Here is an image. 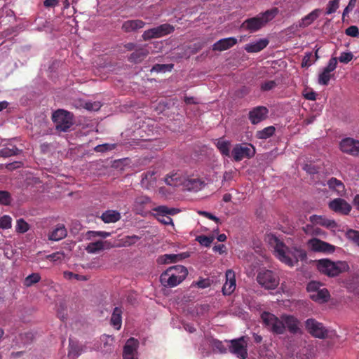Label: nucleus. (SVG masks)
<instances>
[{
    "mask_svg": "<svg viewBox=\"0 0 359 359\" xmlns=\"http://www.w3.org/2000/svg\"><path fill=\"white\" fill-rule=\"evenodd\" d=\"M277 83L275 81H266L261 84L260 88L263 91H269L276 87Z\"/></svg>",
    "mask_w": 359,
    "mask_h": 359,
    "instance_id": "nucleus-51",
    "label": "nucleus"
},
{
    "mask_svg": "<svg viewBox=\"0 0 359 359\" xmlns=\"http://www.w3.org/2000/svg\"><path fill=\"white\" fill-rule=\"evenodd\" d=\"M101 106L102 104L100 102H84L83 108L88 111H97Z\"/></svg>",
    "mask_w": 359,
    "mask_h": 359,
    "instance_id": "nucleus-50",
    "label": "nucleus"
},
{
    "mask_svg": "<svg viewBox=\"0 0 359 359\" xmlns=\"http://www.w3.org/2000/svg\"><path fill=\"white\" fill-rule=\"evenodd\" d=\"M309 221L313 224L320 225L327 228H335L337 226V223L332 219H329L323 216L311 215L309 217Z\"/></svg>",
    "mask_w": 359,
    "mask_h": 359,
    "instance_id": "nucleus-26",
    "label": "nucleus"
},
{
    "mask_svg": "<svg viewBox=\"0 0 359 359\" xmlns=\"http://www.w3.org/2000/svg\"><path fill=\"white\" fill-rule=\"evenodd\" d=\"M156 212V219L163 224H172V219L168 215H174L180 212L177 208L160 205L153 209Z\"/></svg>",
    "mask_w": 359,
    "mask_h": 359,
    "instance_id": "nucleus-12",
    "label": "nucleus"
},
{
    "mask_svg": "<svg viewBox=\"0 0 359 359\" xmlns=\"http://www.w3.org/2000/svg\"><path fill=\"white\" fill-rule=\"evenodd\" d=\"M306 290L309 293L310 298L318 303L328 302L330 297L328 290L317 281H311L308 283Z\"/></svg>",
    "mask_w": 359,
    "mask_h": 359,
    "instance_id": "nucleus-5",
    "label": "nucleus"
},
{
    "mask_svg": "<svg viewBox=\"0 0 359 359\" xmlns=\"http://www.w3.org/2000/svg\"><path fill=\"white\" fill-rule=\"evenodd\" d=\"M258 283L266 290H274L279 284L278 276L270 270H263L257 276Z\"/></svg>",
    "mask_w": 359,
    "mask_h": 359,
    "instance_id": "nucleus-7",
    "label": "nucleus"
},
{
    "mask_svg": "<svg viewBox=\"0 0 359 359\" xmlns=\"http://www.w3.org/2000/svg\"><path fill=\"white\" fill-rule=\"evenodd\" d=\"M330 188L335 189L338 192L343 191L344 186L343 183L334 177H332L328 181Z\"/></svg>",
    "mask_w": 359,
    "mask_h": 359,
    "instance_id": "nucleus-43",
    "label": "nucleus"
},
{
    "mask_svg": "<svg viewBox=\"0 0 359 359\" xmlns=\"http://www.w3.org/2000/svg\"><path fill=\"white\" fill-rule=\"evenodd\" d=\"M267 241L273 248L276 257L288 266H293L299 260L306 258L305 250L294 248L289 249L282 241L273 235H268Z\"/></svg>",
    "mask_w": 359,
    "mask_h": 359,
    "instance_id": "nucleus-1",
    "label": "nucleus"
},
{
    "mask_svg": "<svg viewBox=\"0 0 359 359\" xmlns=\"http://www.w3.org/2000/svg\"><path fill=\"white\" fill-rule=\"evenodd\" d=\"M16 230L20 233H25L29 230V224L23 219H19L17 221Z\"/></svg>",
    "mask_w": 359,
    "mask_h": 359,
    "instance_id": "nucleus-48",
    "label": "nucleus"
},
{
    "mask_svg": "<svg viewBox=\"0 0 359 359\" xmlns=\"http://www.w3.org/2000/svg\"><path fill=\"white\" fill-rule=\"evenodd\" d=\"M52 120L57 130L67 132L73 126V114L65 109H57L53 113Z\"/></svg>",
    "mask_w": 359,
    "mask_h": 359,
    "instance_id": "nucleus-4",
    "label": "nucleus"
},
{
    "mask_svg": "<svg viewBox=\"0 0 359 359\" xmlns=\"http://www.w3.org/2000/svg\"><path fill=\"white\" fill-rule=\"evenodd\" d=\"M185 177L181 172H171L165 177L166 184L178 187L184 184Z\"/></svg>",
    "mask_w": 359,
    "mask_h": 359,
    "instance_id": "nucleus-25",
    "label": "nucleus"
},
{
    "mask_svg": "<svg viewBox=\"0 0 359 359\" xmlns=\"http://www.w3.org/2000/svg\"><path fill=\"white\" fill-rule=\"evenodd\" d=\"M101 219L104 223H114L120 220L121 214L117 210H108L102 213Z\"/></svg>",
    "mask_w": 359,
    "mask_h": 359,
    "instance_id": "nucleus-32",
    "label": "nucleus"
},
{
    "mask_svg": "<svg viewBox=\"0 0 359 359\" xmlns=\"http://www.w3.org/2000/svg\"><path fill=\"white\" fill-rule=\"evenodd\" d=\"M196 241L205 247H209L213 241L212 237H208L206 236H197Z\"/></svg>",
    "mask_w": 359,
    "mask_h": 359,
    "instance_id": "nucleus-49",
    "label": "nucleus"
},
{
    "mask_svg": "<svg viewBox=\"0 0 359 359\" xmlns=\"http://www.w3.org/2000/svg\"><path fill=\"white\" fill-rule=\"evenodd\" d=\"M304 232L309 236H323L325 232L319 227L316 226V224L313 223L306 224L302 228Z\"/></svg>",
    "mask_w": 359,
    "mask_h": 359,
    "instance_id": "nucleus-37",
    "label": "nucleus"
},
{
    "mask_svg": "<svg viewBox=\"0 0 359 359\" xmlns=\"http://www.w3.org/2000/svg\"><path fill=\"white\" fill-rule=\"evenodd\" d=\"M166 271H171L170 273L176 276L178 278L180 277L181 280H184L188 274L187 268L182 265H176L168 268Z\"/></svg>",
    "mask_w": 359,
    "mask_h": 359,
    "instance_id": "nucleus-34",
    "label": "nucleus"
},
{
    "mask_svg": "<svg viewBox=\"0 0 359 359\" xmlns=\"http://www.w3.org/2000/svg\"><path fill=\"white\" fill-rule=\"evenodd\" d=\"M41 280V276L38 273H33L27 276L24 280V285L31 287L32 285L39 283Z\"/></svg>",
    "mask_w": 359,
    "mask_h": 359,
    "instance_id": "nucleus-42",
    "label": "nucleus"
},
{
    "mask_svg": "<svg viewBox=\"0 0 359 359\" xmlns=\"http://www.w3.org/2000/svg\"><path fill=\"white\" fill-rule=\"evenodd\" d=\"M248 341L244 337H241L230 341L229 351L241 359L248 357Z\"/></svg>",
    "mask_w": 359,
    "mask_h": 359,
    "instance_id": "nucleus-11",
    "label": "nucleus"
},
{
    "mask_svg": "<svg viewBox=\"0 0 359 359\" xmlns=\"http://www.w3.org/2000/svg\"><path fill=\"white\" fill-rule=\"evenodd\" d=\"M11 217L8 215H4L0 218V228L9 229L11 227Z\"/></svg>",
    "mask_w": 359,
    "mask_h": 359,
    "instance_id": "nucleus-53",
    "label": "nucleus"
},
{
    "mask_svg": "<svg viewBox=\"0 0 359 359\" xmlns=\"http://www.w3.org/2000/svg\"><path fill=\"white\" fill-rule=\"evenodd\" d=\"M321 11L322 10L320 8L314 9L298 22L297 27L299 28L309 27L320 16Z\"/></svg>",
    "mask_w": 359,
    "mask_h": 359,
    "instance_id": "nucleus-22",
    "label": "nucleus"
},
{
    "mask_svg": "<svg viewBox=\"0 0 359 359\" xmlns=\"http://www.w3.org/2000/svg\"><path fill=\"white\" fill-rule=\"evenodd\" d=\"M340 149L344 153L358 156L359 154V141L351 137L345 138L340 142Z\"/></svg>",
    "mask_w": 359,
    "mask_h": 359,
    "instance_id": "nucleus-14",
    "label": "nucleus"
},
{
    "mask_svg": "<svg viewBox=\"0 0 359 359\" xmlns=\"http://www.w3.org/2000/svg\"><path fill=\"white\" fill-rule=\"evenodd\" d=\"M139 342L133 337L128 339L123 347V359H135Z\"/></svg>",
    "mask_w": 359,
    "mask_h": 359,
    "instance_id": "nucleus-18",
    "label": "nucleus"
},
{
    "mask_svg": "<svg viewBox=\"0 0 359 359\" xmlns=\"http://www.w3.org/2000/svg\"><path fill=\"white\" fill-rule=\"evenodd\" d=\"M345 34L352 37L359 36V29L357 26L351 25L345 30Z\"/></svg>",
    "mask_w": 359,
    "mask_h": 359,
    "instance_id": "nucleus-54",
    "label": "nucleus"
},
{
    "mask_svg": "<svg viewBox=\"0 0 359 359\" xmlns=\"http://www.w3.org/2000/svg\"><path fill=\"white\" fill-rule=\"evenodd\" d=\"M156 172L149 170L142 174L141 186L147 189H153L156 187Z\"/></svg>",
    "mask_w": 359,
    "mask_h": 359,
    "instance_id": "nucleus-24",
    "label": "nucleus"
},
{
    "mask_svg": "<svg viewBox=\"0 0 359 359\" xmlns=\"http://www.w3.org/2000/svg\"><path fill=\"white\" fill-rule=\"evenodd\" d=\"M146 23L141 20H130L125 21L122 25V29L125 32H131L143 28Z\"/></svg>",
    "mask_w": 359,
    "mask_h": 359,
    "instance_id": "nucleus-27",
    "label": "nucleus"
},
{
    "mask_svg": "<svg viewBox=\"0 0 359 359\" xmlns=\"http://www.w3.org/2000/svg\"><path fill=\"white\" fill-rule=\"evenodd\" d=\"M231 154L235 161H241L243 158H250L255 154V147L250 144H236L232 149Z\"/></svg>",
    "mask_w": 359,
    "mask_h": 359,
    "instance_id": "nucleus-9",
    "label": "nucleus"
},
{
    "mask_svg": "<svg viewBox=\"0 0 359 359\" xmlns=\"http://www.w3.org/2000/svg\"><path fill=\"white\" fill-rule=\"evenodd\" d=\"M170 271H165L160 276L161 283L166 287H174L182 282L180 277L178 278L170 273Z\"/></svg>",
    "mask_w": 359,
    "mask_h": 359,
    "instance_id": "nucleus-20",
    "label": "nucleus"
},
{
    "mask_svg": "<svg viewBox=\"0 0 359 359\" xmlns=\"http://www.w3.org/2000/svg\"><path fill=\"white\" fill-rule=\"evenodd\" d=\"M346 238L356 243L359 246V231L353 229H349L346 233Z\"/></svg>",
    "mask_w": 359,
    "mask_h": 359,
    "instance_id": "nucleus-45",
    "label": "nucleus"
},
{
    "mask_svg": "<svg viewBox=\"0 0 359 359\" xmlns=\"http://www.w3.org/2000/svg\"><path fill=\"white\" fill-rule=\"evenodd\" d=\"M88 234H90L93 236H100L102 238H107L110 236V233L106 231H90L88 232Z\"/></svg>",
    "mask_w": 359,
    "mask_h": 359,
    "instance_id": "nucleus-63",
    "label": "nucleus"
},
{
    "mask_svg": "<svg viewBox=\"0 0 359 359\" xmlns=\"http://www.w3.org/2000/svg\"><path fill=\"white\" fill-rule=\"evenodd\" d=\"M12 198L9 192L6 191H0V204L8 205L11 202Z\"/></svg>",
    "mask_w": 359,
    "mask_h": 359,
    "instance_id": "nucleus-47",
    "label": "nucleus"
},
{
    "mask_svg": "<svg viewBox=\"0 0 359 359\" xmlns=\"http://www.w3.org/2000/svg\"><path fill=\"white\" fill-rule=\"evenodd\" d=\"M329 208L336 212L348 215L351 210V206L344 199L336 198L329 203Z\"/></svg>",
    "mask_w": 359,
    "mask_h": 359,
    "instance_id": "nucleus-17",
    "label": "nucleus"
},
{
    "mask_svg": "<svg viewBox=\"0 0 359 359\" xmlns=\"http://www.w3.org/2000/svg\"><path fill=\"white\" fill-rule=\"evenodd\" d=\"M278 12V8H274L261 13L255 17L246 19L242 23L241 28L250 32H255L264 27L268 22L272 20Z\"/></svg>",
    "mask_w": 359,
    "mask_h": 359,
    "instance_id": "nucleus-2",
    "label": "nucleus"
},
{
    "mask_svg": "<svg viewBox=\"0 0 359 359\" xmlns=\"http://www.w3.org/2000/svg\"><path fill=\"white\" fill-rule=\"evenodd\" d=\"M111 245L108 241H98L90 243L86 248L88 253H96L104 249H110Z\"/></svg>",
    "mask_w": 359,
    "mask_h": 359,
    "instance_id": "nucleus-28",
    "label": "nucleus"
},
{
    "mask_svg": "<svg viewBox=\"0 0 359 359\" xmlns=\"http://www.w3.org/2000/svg\"><path fill=\"white\" fill-rule=\"evenodd\" d=\"M140 237L135 235L131 236H126L124 238V245L127 246H130L133 244H135L138 240Z\"/></svg>",
    "mask_w": 359,
    "mask_h": 359,
    "instance_id": "nucleus-60",
    "label": "nucleus"
},
{
    "mask_svg": "<svg viewBox=\"0 0 359 359\" xmlns=\"http://www.w3.org/2000/svg\"><path fill=\"white\" fill-rule=\"evenodd\" d=\"M268 44V39H261L255 42L246 44L245 46V50L248 53H257L266 48Z\"/></svg>",
    "mask_w": 359,
    "mask_h": 359,
    "instance_id": "nucleus-29",
    "label": "nucleus"
},
{
    "mask_svg": "<svg viewBox=\"0 0 359 359\" xmlns=\"http://www.w3.org/2000/svg\"><path fill=\"white\" fill-rule=\"evenodd\" d=\"M269 110L265 107H257L249 113V118L252 124H257L266 119Z\"/></svg>",
    "mask_w": 359,
    "mask_h": 359,
    "instance_id": "nucleus-19",
    "label": "nucleus"
},
{
    "mask_svg": "<svg viewBox=\"0 0 359 359\" xmlns=\"http://www.w3.org/2000/svg\"><path fill=\"white\" fill-rule=\"evenodd\" d=\"M312 56V53H309L306 54V55L303 57L302 61V67H308L311 66V62H310L311 57Z\"/></svg>",
    "mask_w": 359,
    "mask_h": 359,
    "instance_id": "nucleus-62",
    "label": "nucleus"
},
{
    "mask_svg": "<svg viewBox=\"0 0 359 359\" xmlns=\"http://www.w3.org/2000/svg\"><path fill=\"white\" fill-rule=\"evenodd\" d=\"M353 57V55L349 52V53H341L339 57V61L341 63H348L350 62Z\"/></svg>",
    "mask_w": 359,
    "mask_h": 359,
    "instance_id": "nucleus-55",
    "label": "nucleus"
},
{
    "mask_svg": "<svg viewBox=\"0 0 359 359\" xmlns=\"http://www.w3.org/2000/svg\"><path fill=\"white\" fill-rule=\"evenodd\" d=\"M21 150L18 149L15 146L11 147H5L0 149V157L8 158L16 156L20 153Z\"/></svg>",
    "mask_w": 359,
    "mask_h": 359,
    "instance_id": "nucleus-39",
    "label": "nucleus"
},
{
    "mask_svg": "<svg viewBox=\"0 0 359 359\" xmlns=\"http://www.w3.org/2000/svg\"><path fill=\"white\" fill-rule=\"evenodd\" d=\"M236 289L235 273L231 270L226 272V282L222 287V292L224 295H230Z\"/></svg>",
    "mask_w": 359,
    "mask_h": 359,
    "instance_id": "nucleus-21",
    "label": "nucleus"
},
{
    "mask_svg": "<svg viewBox=\"0 0 359 359\" xmlns=\"http://www.w3.org/2000/svg\"><path fill=\"white\" fill-rule=\"evenodd\" d=\"M151 200L148 196H140L135 198L134 202V209L137 212H142L144 206L150 203Z\"/></svg>",
    "mask_w": 359,
    "mask_h": 359,
    "instance_id": "nucleus-38",
    "label": "nucleus"
},
{
    "mask_svg": "<svg viewBox=\"0 0 359 359\" xmlns=\"http://www.w3.org/2000/svg\"><path fill=\"white\" fill-rule=\"evenodd\" d=\"M307 245L313 252L332 253L335 251V246L318 238L309 240Z\"/></svg>",
    "mask_w": 359,
    "mask_h": 359,
    "instance_id": "nucleus-13",
    "label": "nucleus"
},
{
    "mask_svg": "<svg viewBox=\"0 0 359 359\" xmlns=\"http://www.w3.org/2000/svg\"><path fill=\"white\" fill-rule=\"evenodd\" d=\"M172 67V65H168L156 64L154 66H153L151 71L156 72H165L167 69L169 68V69H170Z\"/></svg>",
    "mask_w": 359,
    "mask_h": 359,
    "instance_id": "nucleus-58",
    "label": "nucleus"
},
{
    "mask_svg": "<svg viewBox=\"0 0 359 359\" xmlns=\"http://www.w3.org/2000/svg\"><path fill=\"white\" fill-rule=\"evenodd\" d=\"M216 147L224 156H230L231 142L222 138L217 140Z\"/></svg>",
    "mask_w": 359,
    "mask_h": 359,
    "instance_id": "nucleus-36",
    "label": "nucleus"
},
{
    "mask_svg": "<svg viewBox=\"0 0 359 359\" xmlns=\"http://www.w3.org/2000/svg\"><path fill=\"white\" fill-rule=\"evenodd\" d=\"M275 130L276 129L273 126H269L262 130L257 131L256 137L259 139H267L274 134Z\"/></svg>",
    "mask_w": 359,
    "mask_h": 359,
    "instance_id": "nucleus-40",
    "label": "nucleus"
},
{
    "mask_svg": "<svg viewBox=\"0 0 359 359\" xmlns=\"http://www.w3.org/2000/svg\"><path fill=\"white\" fill-rule=\"evenodd\" d=\"M339 6V0H332L328 2L326 7L325 14L330 15L335 13Z\"/></svg>",
    "mask_w": 359,
    "mask_h": 359,
    "instance_id": "nucleus-44",
    "label": "nucleus"
},
{
    "mask_svg": "<svg viewBox=\"0 0 359 359\" xmlns=\"http://www.w3.org/2000/svg\"><path fill=\"white\" fill-rule=\"evenodd\" d=\"M198 214L200 215H203V216L207 217L209 219L213 220V221H215L217 223L220 222V220H219V219L218 217H215V215H213L212 214H211L210 212H205V211H199Z\"/></svg>",
    "mask_w": 359,
    "mask_h": 359,
    "instance_id": "nucleus-61",
    "label": "nucleus"
},
{
    "mask_svg": "<svg viewBox=\"0 0 359 359\" xmlns=\"http://www.w3.org/2000/svg\"><path fill=\"white\" fill-rule=\"evenodd\" d=\"M264 325L271 332L276 334H283L285 331V326L283 325L282 316L280 318L269 312H264L261 315Z\"/></svg>",
    "mask_w": 359,
    "mask_h": 359,
    "instance_id": "nucleus-6",
    "label": "nucleus"
},
{
    "mask_svg": "<svg viewBox=\"0 0 359 359\" xmlns=\"http://www.w3.org/2000/svg\"><path fill=\"white\" fill-rule=\"evenodd\" d=\"M63 276L65 279L69 280L75 279L78 281H86L89 279V277L87 276H83V275L74 273L73 272L69 271H64Z\"/></svg>",
    "mask_w": 359,
    "mask_h": 359,
    "instance_id": "nucleus-41",
    "label": "nucleus"
},
{
    "mask_svg": "<svg viewBox=\"0 0 359 359\" xmlns=\"http://www.w3.org/2000/svg\"><path fill=\"white\" fill-rule=\"evenodd\" d=\"M114 145H111L109 144H103L97 145L95 147V151L97 152H104L109 150H111L114 149Z\"/></svg>",
    "mask_w": 359,
    "mask_h": 359,
    "instance_id": "nucleus-56",
    "label": "nucleus"
},
{
    "mask_svg": "<svg viewBox=\"0 0 359 359\" xmlns=\"http://www.w3.org/2000/svg\"><path fill=\"white\" fill-rule=\"evenodd\" d=\"M307 331L313 337L319 339H325L328 337L329 331L321 323L313 318H309L305 323Z\"/></svg>",
    "mask_w": 359,
    "mask_h": 359,
    "instance_id": "nucleus-10",
    "label": "nucleus"
},
{
    "mask_svg": "<svg viewBox=\"0 0 359 359\" xmlns=\"http://www.w3.org/2000/svg\"><path fill=\"white\" fill-rule=\"evenodd\" d=\"M184 186L189 191H197L204 186V182L198 178H186Z\"/></svg>",
    "mask_w": 359,
    "mask_h": 359,
    "instance_id": "nucleus-31",
    "label": "nucleus"
},
{
    "mask_svg": "<svg viewBox=\"0 0 359 359\" xmlns=\"http://www.w3.org/2000/svg\"><path fill=\"white\" fill-rule=\"evenodd\" d=\"M317 268L321 273L329 277H335L349 270V266L345 261L333 262L328 259H319Z\"/></svg>",
    "mask_w": 359,
    "mask_h": 359,
    "instance_id": "nucleus-3",
    "label": "nucleus"
},
{
    "mask_svg": "<svg viewBox=\"0 0 359 359\" xmlns=\"http://www.w3.org/2000/svg\"><path fill=\"white\" fill-rule=\"evenodd\" d=\"M236 43L237 39L234 37L222 39L213 44L212 50L223 51L233 47Z\"/></svg>",
    "mask_w": 359,
    "mask_h": 359,
    "instance_id": "nucleus-23",
    "label": "nucleus"
},
{
    "mask_svg": "<svg viewBox=\"0 0 359 359\" xmlns=\"http://www.w3.org/2000/svg\"><path fill=\"white\" fill-rule=\"evenodd\" d=\"M67 235V231L65 226L63 224H57L49 233L48 238L51 241H58L65 238Z\"/></svg>",
    "mask_w": 359,
    "mask_h": 359,
    "instance_id": "nucleus-30",
    "label": "nucleus"
},
{
    "mask_svg": "<svg viewBox=\"0 0 359 359\" xmlns=\"http://www.w3.org/2000/svg\"><path fill=\"white\" fill-rule=\"evenodd\" d=\"M65 258V253L62 252H56L51 255H47L46 259L51 262L62 261Z\"/></svg>",
    "mask_w": 359,
    "mask_h": 359,
    "instance_id": "nucleus-52",
    "label": "nucleus"
},
{
    "mask_svg": "<svg viewBox=\"0 0 359 359\" xmlns=\"http://www.w3.org/2000/svg\"><path fill=\"white\" fill-rule=\"evenodd\" d=\"M304 97L308 100H316V93L312 90L303 93Z\"/></svg>",
    "mask_w": 359,
    "mask_h": 359,
    "instance_id": "nucleus-64",
    "label": "nucleus"
},
{
    "mask_svg": "<svg viewBox=\"0 0 359 359\" xmlns=\"http://www.w3.org/2000/svg\"><path fill=\"white\" fill-rule=\"evenodd\" d=\"M149 54V50L147 46H140L128 56V60L133 64H139L142 62Z\"/></svg>",
    "mask_w": 359,
    "mask_h": 359,
    "instance_id": "nucleus-15",
    "label": "nucleus"
},
{
    "mask_svg": "<svg viewBox=\"0 0 359 359\" xmlns=\"http://www.w3.org/2000/svg\"><path fill=\"white\" fill-rule=\"evenodd\" d=\"M337 60L336 57H332L330 60H329V62H328V65H327V67H325L324 68V69L326 70V72H333L336 67H337Z\"/></svg>",
    "mask_w": 359,
    "mask_h": 359,
    "instance_id": "nucleus-57",
    "label": "nucleus"
},
{
    "mask_svg": "<svg viewBox=\"0 0 359 359\" xmlns=\"http://www.w3.org/2000/svg\"><path fill=\"white\" fill-rule=\"evenodd\" d=\"M174 30L175 27L172 25L165 23L144 31L142 37L144 41H149L152 39L161 38L170 34L172 33Z\"/></svg>",
    "mask_w": 359,
    "mask_h": 359,
    "instance_id": "nucleus-8",
    "label": "nucleus"
},
{
    "mask_svg": "<svg viewBox=\"0 0 359 359\" xmlns=\"http://www.w3.org/2000/svg\"><path fill=\"white\" fill-rule=\"evenodd\" d=\"M122 310L119 307H115L111 317V325L116 330H120L122 323Z\"/></svg>",
    "mask_w": 359,
    "mask_h": 359,
    "instance_id": "nucleus-33",
    "label": "nucleus"
},
{
    "mask_svg": "<svg viewBox=\"0 0 359 359\" xmlns=\"http://www.w3.org/2000/svg\"><path fill=\"white\" fill-rule=\"evenodd\" d=\"M68 357L71 359L76 358L81 353V348L78 341L69 339Z\"/></svg>",
    "mask_w": 359,
    "mask_h": 359,
    "instance_id": "nucleus-35",
    "label": "nucleus"
},
{
    "mask_svg": "<svg viewBox=\"0 0 359 359\" xmlns=\"http://www.w3.org/2000/svg\"><path fill=\"white\" fill-rule=\"evenodd\" d=\"M178 255H164L163 257H161L162 259L161 263H170V262H175L177 259Z\"/></svg>",
    "mask_w": 359,
    "mask_h": 359,
    "instance_id": "nucleus-59",
    "label": "nucleus"
},
{
    "mask_svg": "<svg viewBox=\"0 0 359 359\" xmlns=\"http://www.w3.org/2000/svg\"><path fill=\"white\" fill-rule=\"evenodd\" d=\"M330 78V72H326V70L323 69L322 73L318 76V83L321 85L327 86L329 83Z\"/></svg>",
    "mask_w": 359,
    "mask_h": 359,
    "instance_id": "nucleus-46",
    "label": "nucleus"
},
{
    "mask_svg": "<svg viewBox=\"0 0 359 359\" xmlns=\"http://www.w3.org/2000/svg\"><path fill=\"white\" fill-rule=\"evenodd\" d=\"M282 320L285 330L292 333L297 334L301 332L300 322L294 316L291 315H282Z\"/></svg>",
    "mask_w": 359,
    "mask_h": 359,
    "instance_id": "nucleus-16",
    "label": "nucleus"
}]
</instances>
